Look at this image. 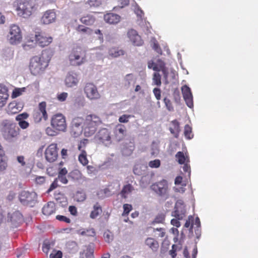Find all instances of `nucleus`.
Masks as SVG:
<instances>
[{
  "mask_svg": "<svg viewBox=\"0 0 258 258\" xmlns=\"http://www.w3.org/2000/svg\"><path fill=\"white\" fill-rule=\"evenodd\" d=\"M50 57L48 51L43 50L41 54L31 58L29 68L32 75L38 76L45 71L49 65Z\"/></svg>",
  "mask_w": 258,
  "mask_h": 258,
  "instance_id": "obj_1",
  "label": "nucleus"
},
{
  "mask_svg": "<svg viewBox=\"0 0 258 258\" xmlns=\"http://www.w3.org/2000/svg\"><path fill=\"white\" fill-rule=\"evenodd\" d=\"M0 131L4 139L8 142H12L17 139L20 133V129L16 123L8 119L1 122Z\"/></svg>",
  "mask_w": 258,
  "mask_h": 258,
  "instance_id": "obj_2",
  "label": "nucleus"
},
{
  "mask_svg": "<svg viewBox=\"0 0 258 258\" xmlns=\"http://www.w3.org/2000/svg\"><path fill=\"white\" fill-rule=\"evenodd\" d=\"M101 123V119L97 115L94 114L86 115L83 125L84 136L86 137L93 136Z\"/></svg>",
  "mask_w": 258,
  "mask_h": 258,
  "instance_id": "obj_3",
  "label": "nucleus"
},
{
  "mask_svg": "<svg viewBox=\"0 0 258 258\" xmlns=\"http://www.w3.org/2000/svg\"><path fill=\"white\" fill-rule=\"evenodd\" d=\"M27 42L34 43L41 47H44L48 46L53 41L51 36L46 35L42 31H37L34 35L31 34L27 37Z\"/></svg>",
  "mask_w": 258,
  "mask_h": 258,
  "instance_id": "obj_4",
  "label": "nucleus"
},
{
  "mask_svg": "<svg viewBox=\"0 0 258 258\" xmlns=\"http://www.w3.org/2000/svg\"><path fill=\"white\" fill-rule=\"evenodd\" d=\"M150 188L159 196L163 197L165 199L169 198L168 183L166 179H163L153 183L151 185Z\"/></svg>",
  "mask_w": 258,
  "mask_h": 258,
  "instance_id": "obj_5",
  "label": "nucleus"
},
{
  "mask_svg": "<svg viewBox=\"0 0 258 258\" xmlns=\"http://www.w3.org/2000/svg\"><path fill=\"white\" fill-rule=\"evenodd\" d=\"M35 10V5L31 1L20 3L16 9L18 16L24 18L30 17Z\"/></svg>",
  "mask_w": 258,
  "mask_h": 258,
  "instance_id": "obj_6",
  "label": "nucleus"
},
{
  "mask_svg": "<svg viewBox=\"0 0 258 258\" xmlns=\"http://www.w3.org/2000/svg\"><path fill=\"white\" fill-rule=\"evenodd\" d=\"M70 63L74 66H79L85 61V55L81 47H78L73 49L69 56Z\"/></svg>",
  "mask_w": 258,
  "mask_h": 258,
  "instance_id": "obj_7",
  "label": "nucleus"
},
{
  "mask_svg": "<svg viewBox=\"0 0 258 258\" xmlns=\"http://www.w3.org/2000/svg\"><path fill=\"white\" fill-rule=\"evenodd\" d=\"M51 125L57 132H64L67 128L66 117L60 113L54 114L51 119Z\"/></svg>",
  "mask_w": 258,
  "mask_h": 258,
  "instance_id": "obj_8",
  "label": "nucleus"
},
{
  "mask_svg": "<svg viewBox=\"0 0 258 258\" xmlns=\"http://www.w3.org/2000/svg\"><path fill=\"white\" fill-rule=\"evenodd\" d=\"M8 40L11 44H16L21 41L22 36L20 27L15 24L12 25L10 28Z\"/></svg>",
  "mask_w": 258,
  "mask_h": 258,
  "instance_id": "obj_9",
  "label": "nucleus"
},
{
  "mask_svg": "<svg viewBox=\"0 0 258 258\" xmlns=\"http://www.w3.org/2000/svg\"><path fill=\"white\" fill-rule=\"evenodd\" d=\"M84 92L86 97L91 100H98L101 97L97 87L92 83H87L85 84Z\"/></svg>",
  "mask_w": 258,
  "mask_h": 258,
  "instance_id": "obj_10",
  "label": "nucleus"
},
{
  "mask_svg": "<svg viewBox=\"0 0 258 258\" xmlns=\"http://www.w3.org/2000/svg\"><path fill=\"white\" fill-rule=\"evenodd\" d=\"M19 200L24 205L33 207L37 201V195L35 192L22 191L19 195Z\"/></svg>",
  "mask_w": 258,
  "mask_h": 258,
  "instance_id": "obj_11",
  "label": "nucleus"
},
{
  "mask_svg": "<svg viewBox=\"0 0 258 258\" xmlns=\"http://www.w3.org/2000/svg\"><path fill=\"white\" fill-rule=\"evenodd\" d=\"M46 160L52 163L55 161L58 157V148L56 143L50 144L45 149L44 153Z\"/></svg>",
  "mask_w": 258,
  "mask_h": 258,
  "instance_id": "obj_12",
  "label": "nucleus"
},
{
  "mask_svg": "<svg viewBox=\"0 0 258 258\" xmlns=\"http://www.w3.org/2000/svg\"><path fill=\"white\" fill-rule=\"evenodd\" d=\"M46 103L43 101L38 105V110L33 113V116L35 122H39L42 119L46 121L48 119V114L46 110Z\"/></svg>",
  "mask_w": 258,
  "mask_h": 258,
  "instance_id": "obj_13",
  "label": "nucleus"
},
{
  "mask_svg": "<svg viewBox=\"0 0 258 258\" xmlns=\"http://www.w3.org/2000/svg\"><path fill=\"white\" fill-rule=\"evenodd\" d=\"M23 107V102L14 100L8 104L5 109V111L8 114L12 115L21 111Z\"/></svg>",
  "mask_w": 258,
  "mask_h": 258,
  "instance_id": "obj_14",
  "label": "nucleus"
},
{
  "mask_svg": "<svg viewBox=\"0 0 258 258\" xmlns=\"http://www.w3.org/2000/svg\"><path fill=\"white\" fill-rule=\"evenodd\" d=\"M96 141L105 144L106 142L110 143L111 137L109 130L106 128L100 129L95 137Z\"/></svg>",
  "mask_w": 258,
  "mask_h": 258,
  "instance_id": "obj_15",
  "label": "nucleus"
},
{
  "mask_svg": "<svg viewBox=\"0 0 258 258\" xmlns=\"http://www.w3.org/2000/svg\"><path fill=\"white\" fill-rule=\"evenodd\" d=\"M181 91L187 106L192 108L194 106L193 97L190 88L187 85H184L181 87Z\"/></svg>",
  "mask_w": 258,
  "mask_h": 258,
  "instance_id": "obj_16",
  "label": "nucleus"
},
{
  "mask_svg": "<svg viewBox=\"0 0 258 258\" xmlns=\"http://www.w3.org/2000/svg\"><path fill=\"white\" fill-rule=\"evenodd\" d=\"M79 81L77 74L71 72L69 73L65 79V85L67 87L72 88L76 86Z\"/></svg>",
  "mask_w": 258,
  "mask_h": 258,
  "instance_id": "obj_17",
  "label": "nucleus"
},
{
  "mask_svg": "<svg viewBox=\"0 0 258 258\" xmlns=\"http://www.w3.org/2000/svg\"><path fill=\"white\" fill-rule=\"evenodd\" d=\"M127 36L134 45L141 46L143 44V41L136 30L134 29L129 30L127 32Z\"/></svg>",
  "mask_w": 258,
  "mask_h": 258,
  "instance_id": "obj_18",
  "label": "nucleus"
},
{
  "mask_svg": "<svg viewBox=\"0 0 258 258\" xmlns=\"http://www.w3.org/2000/svg\"><path fill=\"white\" fill-rule=\"evenodd\" d=\"M29 114L27 112H23L16 116L15 119L18 122V125L21 128L25 130L29 126V123L25 120L29 117Z\"/></svg>",
  "mask_w": 258,
  "mask_h": 258,
  "instance_id": "obj_19",
  "label": "nucleus"
},
{
  "mask_svg": "<svg viewBox=\"0 0 258 258\" xmlns=\"http://www.w3.org/2000/svg\"><path fill=\"white\" fill-rule=\"evenodd\" d=\"M56 14L53 10L46 11L41 18V22L44 24H49L55 21Z\"/></svg>",
  "mask_w": 258,
  "mask_h": 258,
  "instance_id": "obj_20",
  "label": "nucleus"
},
{
  "mask_svg": "<svg viewBox=\"0 0 258 258\" xmlns=\"http://www.w3.org/2000/svg\"><path fill=\"white\" fill-rule=\"evenodd\" d=\"M9 96L7 87L0 84V108H2L6 104Z\"/></svg>",
  "mask_w": 258,
  "mask_h": 258,
  "instance_id": "obj_21",
  "label": "nucleus"
},
{
  "mask_svg": "<svg viewBox=\"0 0 258 258\" xmlns=\"http://www.w3.org/2000/svg\"><path fill=\"white\" fill-rule=\"evenodd\" d=\"M104 19L106 23L110 24H115L120 21V17L116 14L107 13L104 15Z\"/></svg>",
  "mask_w": 258,
  "mask_h": 258,
  "instance_id": "obj_22",
  "label": "nucleus"
},
{
  "mask_svg": "<svg viewBox=\"0 0 258 258\" xmlns=\"http://www.w3.org/2000/svg\"><path fill=\"white\" fill-rule=\"evenodd\" d=\"M55 210V204L52 202H49L43 207L42 213L46 216H50L54 213Z\"/></svg>",
  "mask_w": 258,
  "mask_h": 258,
  "instance_id": "obj_23",
  "label": "nucleus"
},
{
  "mask_svg": "<svg viewBox=\"0 0 258 258\" xmlns=\"http://www.w3.org/2000/svg\"><path fill=\"white\" fill-rule=\"evenodd\" d=\"M171 123L172 126L170 127L169 131L175 138H178L180 132L179 122L176 119H174Z\"/></svg>",
  "mask_w": 258,
  "mask_h": 258,
  "instance_id": "obj_24",
  "label": "nucleus"
},
{
  "mask_svg": "<svg viewBox=\"0 0 258 258\" xmlns=\"http://www.w3.org/2000/svg\"><path fill=\"white\" fill-rule=\"evenodd\" d=\"M145 244L153 251L156 252L158 250L159 245L158 242L153 238L149 237L145 240Z\"/></svg>",
  "mask_w": 258,
  "mask_h": 258,
  "instance_id": "obj_25",
  "label": "nucleus"
},
{
  "mask_svg": "<svg viewBox=\"0 0 258 258\" xmlns=\"http://www.w3.org/2000/svg\"><path fill=\"white\" fill-rule=\"evenodd\" d=\"M125 51L118 47H111L108 50V54L109 56L112 58H115L123 55Z\"/></svg>",
  "mask_w": 258,
  "mask_h": 258,
  "instance_id": "obj_26",
  "label": "nucleus"
},
{
  "mask_svg": "<svg viewBox=\"0 0 258 258\" xmlns=\"http://www.w3.org/2000/svg\"><path fill=\"white\" fill-rule=\"evenodd\" d=\"M81 22L86 25H92L96 21V18L92 14H87L82 17L80 19Z\"/></svg>",
  "mask_w": 258,
  "mask_h": 258,
  "instance_id": "obj_27",
  "label": "nucleus"
},
{
  "mask_svg": "<svg viewBox=\"0 0 258 258\" xmlns=\"http://www.w3.org/2000/svg\"><path fill=\"white\" fill-rule=\"evenodd\" d=\"M134 190V188L133 186L131 184H127L124 185L121 191L120 195L122 198L126 199L127 197V195L131 194Z\"/></svg>",
  "mask_w": 258,
  "mask_h": 258,
  "instance_id": "obj_28",
  "label": "nucleus"
},
{
  "mask_svg": "<svg viewBox=\"0 0 258 258\" xmlns=\"http://www.w3.org/2000/svg\"><path fill=\"white\" fill-rule=\"evenodd\" d=\"M76 30L82 35H90L93 33V30L84 25H79L76 28Z\"/></svg>",
  "mask_w": 258,
  "mask_h": 258,
  "instance_id": "obj_29",
  "label": "nucleus"
},
{
  "mask_svg": "<svg viewBox=\"0 0 258 258\" xmlns=\"http://www.w3.org/2000/svg\"><path fill=\"white\" fill-rule=\"evenodd\" d=\"M83 131V127L82 126H78L76 125H74L71 124V128L70 133L72 136L74 137H78L79 136L82 131Z\"/></svg>",
  "mask_w": 258,
  "mask_h": 258,
  "instance_id": "obj_30",
  "label": "nucleus"
},
{
  "mask_svg": "<svg viewBox=\"0 0 258 258\" xmlns=\"http://www.w3.org/2000/svg\"><path fill=\"white\" fill-rule=\"evenodd\" d=\"M70 177L75 181H79L82 179L84 177L80 171L75 169L72 171L69 174Z\"/></svg>",
  "mask_w": 258,
  "mask_h": 258,
  "instance_id": "obj_31",
  "label": "nucleus"
},
{
  "mask_svg": "<svg viewBox=\"0 0 258 258\" xmlns=\"http://www.w3.org/2000/svg\"><path fill=\"white\" fill-rule=\"evenodd\" d=\"M78 160L83 166L88 165L89 161L87 159V153L86 151H83L82 152H80L78 156Z\"/></svg>",
  "mask_w": 258,
  "mask_h": 258,
  "instance_id": "obj_32",
  "label": "nucleus"
},
{
  "mask_svg": "<svg viewBox=\"0 0 258 258\" xmlns=\"http://www.w3.org/2000/svg\"><path fill=\"white\" fill-rule=\"evenodd\" d=\"M102 212V208L97 203L93 207V210L91 212L90 217L92 219L96 218Z\"/></svg>",
  "mask_w": 258,
  "mask_h": 258,
  "instance_id": "obj_33",
  "label": "nucleus"
},
{
  "mask_svg": "<svg viewBox=\"0 0 258 258\" xmlns=\"http://www.w3.org/2000/svg\"><path fill=\"white\" fill-rule=\"evenodd\" d=\"M22 215L18 211L14 212L10 218V221L13 223H19L22 220Z\"/></svg>",
  "mask_w": 258,
  "mask_h": 258,
  "instance_id": "obj_34",
  "label": "nucleus"
},
{
  "mask_svg": "<svg viewBox=\"0 0 258 258\" xmlns=\"http://www.w3.org/2000/svg\"><path fill=\"white\" fill-rule=\"evenodd\" d=\"M184 135L187 140L191 139L194 137V134L192 133V128L188 124H186L184 126Z\"/></svg>",
  "mask_w": 258,
  "mask_h": 258,
  "instance_id": "obj_35",
  "label": "nucleus"
},
{
  "mask_svg": "<svg viewBox=\"0 0 258 258\" xmlns=\"http://www.w3.org/2000/svg\"><path fill=\"white\" fill-rule=\"evenodd\" d=\"M185 210L181 209L180 211L178 209L176 206L175 207V210L173 212V216L178 220H181L184 216Z\"/></svg>",
  "mask_w": 258,
  "mask_h": 258,
  "instance_id": "obj_36",
  "label": "nucleus"
},
{
  "mask_svg": "<svg viewBox=\"0 0 258 258\" xmlns=\"http://www.w3.org/2000/svg\"><path fill=\"white\" fill-rule=\"evenodd\" d=\"M125 133V128L124 125L119 124L115 127V133L116 135H120L121 137H120L118 140H120L124 135Z\"/></svg>",
  "mask_w": 258,
  "mask_h": 258,
  "instance_id": "obj_37",
  "label": "nucleus"
},
{
  "mask_svg": "<svg viewBox=\"0 0 258 258\" xmlns=\"http://www.w3.org/2000/svg\"><path fill=\"white\" fill-rule=\"evenodd\" d=\"M85 104V100L83 97L79 96L74 101V105L78 107H83Z\"/></svg>",
  "mask_w": 258,
  "mask_h": 258,
  "instance_id": "obj_38",
  "label": "nucleus"
},
{
  "mask_svg": "<svg viewBox=\"0 0 258 258\" xmlns=\"http://www.w3.org/2000/svg\"><path fill=\"white\" fill-rule=\"evenodd\" d=\"M85 119L81 117H76L72 121V124L78 126H82L84 124Z\"/></svg>",
  "mask_w": 258,
  "mask_h": 258,
  "instance_id": "obj_39",
  "label": "nucleus"
},
{
  "mask_svg": "<svg viewBox=\"0 0 258 258\" xmlns=\"http://www.w3.org/2000/svg\"><path fill=\"white\" fill-rule=\"evenodd\" d=\"M175 157L179 164H183L185 163L186 158L182 152H178L175 155Z\"/></svg>",
  "mask_w": 258,
  "mask_h": 258,
  "instance_id": "obj_40",
  "label": "nucleus"
},
{
  "mask_svg": "<svg viewBox=\"0 0 258 258\" xmlns=\"http://www.w3.org/2000/svg\"><path fill=\"white\" fill-rule=\"evenodd\" d=\"M88 142V140L86 139H84L80 142L78 146V149L80 152L86 151L85 148Z\"/></svg>",
  "mask_w": 258,
  "mask_h": 258,
  "instance_id": "obj_41",
  "label": "nucleus"
},
{
  "mask_svg": "<svg viewBox=\"0 0 258 258\" xmlns=\"http://www.w3.org/2000/svg\"><path fill=\"white\" fill-rule=\"evenodd\" d=\"M75 198L77 202H83L86 198V194L83 191H77L75 196Z\"/></svg>",
  "mask_w": 258,
  "mask_h": 258,
  "instance_id": "obj_42",
  "label": "nucleus"
},
{
  "mask_svg": "<svg viewBox=\"0 0 258 258\" xmlns=\"http://www.w3.org/2000/svg\"><path fill=\"white\" fill-rule=\"evenodd\" d=\"M25 88H15L12 94V97L15 98L22 95V93L24 92Z\"/></svg>",
  "mask_w": 258,
  "mask_h": 258,
  "instance_id": "obj_43",
  "label": "nucleus"
},
{
  "mask_svg": "<svg viewBox=\"0 0 258 258\" xmlns=\"http://www.w3.org/2000/svg\"><path fill=\"white\" fill-rule=\"evenodd\" d=\"M84 254L86 258H93V252L90 248H87L82 253H81V257L84 258Z\"/></svg>",
  "mask_w": 258,
  "mask_h": 258,
  "instance_id": "obj_44",
  "label": "nucleus"
},
{
  "mask_svg": "<svg viewBox=\"0 0 258 258\" xmlns=\"http://www.w3.org/2000/svg\"><path fill=\"white\" fill-rule=\"evenodd\" d=\"M123 212L122 214V216H127L131 211L132 210L133 207L131 204H125L123 205Z\"/></svg>",
  "mask_w": 258,
  "mask_h": 258,
  "instance_id": "obj_45",
  "label": "nucleus"
},
{
  "mask_svg": "<svg viewBox=\"0 0 258 258\" xmlns=\"http://www.w3.org/2000/svg\"><path fill=\"white\" fill-rule=\"evenodd\" d=\"M165 220V215L163 213L158 214L154 219L153 223H162Z\"/></svg>",
  "mask_w": 258,
  "mask_h": 258,
  "instance_id": "obj_46",
  "label": "nucleus"
},
{
  "mask_svg": "<svg viewBox=\"0 0 258 258\" xmlns=\"http://www.w3.org/2000/svg\"><path fill=\"white\" fill-rule=\"evenodd\" d=\"M158 64L155 65L153 68V70L155 71L159 72L161 70L163 69V68H165V63L160 59L158 60Z\"/></svg>",
  "mask_w": 258,
  "mask_h": 258,
  "instance_id": "obj_47",
  "label": "nucleus"
},
{
  "mask_svg": "<svg viewBox=\"0 0 258 258\" xmlns=\"http://www.w3.org/2000/svg\"><path fill=\"white\" fill-rule=\"evenodd\" d=\"M153 80L155 85L158 86L161 85V76L158 73L154 74Z\"/></svg>",
  "mask_w": 258,
  "mask_h": 258,
  "instance_id": "obj_48",
  "label": "nucleus"
},
{
  "mask_svg": "<svg viewBox=\"0 0 258 258\" xmlns=\"http://www.w3.org/2000/svg\"><path fill=\"white\" fill-rule=\"evenodd\" d=\"M148 165L149 167L152 168H156L160 167L161 165V162L159 159H155L154 160L150 161Z\"/></svg>",
  "mask_w": 258,
  "mask_h": 258,
  "instance_id": "obj_49",
  "label": "nucleus"
},
{
  "mask_svg": "<svg viewBox=\"0 0 258 258\" xmlns=\"http://www.w3.org/2000/svg\"><path fill=\"white\" fill-rule=\"evenodd\" d=\"M87 3L90 7H97L101 4V0H88Z\"/></svg>",
  "mask_w": 258,
  "mask_h": 258,
  "instance_id": "obj_50",
  "label": "nucleus"
},
{
  "mask_svg": "<svg viewBox=\"0 0 258 258\" xmlns=\"http://www.w3.org/2000/svg\"><path fill=\"white\" fill-rule=\"evenodd\" d=\"M164 102L168 110H169V111H171L173 110L174 109H173V107L172 106V103L168 98H165L164 99Z\"/></svg>",
  "mask_w": 258,
  "mask_h": 258,
  "instance_id": "obj_51",
  "label": "nucleus"
},
{
  "mask_svg": "<svg viewBox=\"0 0 258 258\" xmlns=\"http://www.w3.org/2000/svg\"><path fill=\"white\" fill-rule=\"evenodd\" d=\"M56 219L59 221L64 222L66 223H70L71 221L70 218L62 215H57Z\"/></svg>",
  "mask_w": 258,
  "mask_h": 258,
  "instance_id": "obj_52",
  "label": "nucleus"
},
{
  "mask_svg": "<svg viewBox=\"0 0 258 258\" xmlns=\"http://www.w3.org/2000/svg\"><path fill=\"white\" fill-rule=\"evenodd\" d=\"M68 94L66 92H62L57 94V98L60 102L64 101L68 97Z\"/></svg>",
  "mask_w": 258,
  "mask_h": 258,
  "instance_id": "obj_53",
  "label": "nucleus"
},
{
  "mask_svg": "<svg viewBox=\"0 0 258 258\" xmlns=\"http://www.w3.org/2000/svg\"><path fill=\"white\" fill-rule=\"evenodd\" d=\"M46 133L50 136H54L57 135V131L50 127H48L46 128Z\"/></svg>",
  "mask_w": 258,
  "mask_h": 258,
  "instance_id": "obj_54",
  "label": "nucleus"
},
{
  "mask_svg": "<svg viewBox=\"0 0 258 258\" xmlns=\"http://www.w3.org/2000/svg\"><path fill=\"white\" fill-rule=\"evenodd\" d=\"M3 156H0V171H3L6 169L7 163L6 161L3 159Z\"/></svg>",
  "mask_w": 258,
  "mask_h": 258,
  "instance_id": "obj_55",
  "label": "nucleus"
},
{
  "mask_svg": "<svg viewBox=\"0 0 258 258\" xmlns=\"http://www.w3.org/2000/svg\"><path fill=\"white\" fill-rule=\"evenodd\" d=\"M57 179L55 178L53 182L51 184L49 188L48 189L47 192L49 193L50 191L56 188L58 186Z\"/></svg>",
  "mask_w": 258,
  "mask_h": 258,
  "instance_id": "obj_56",
  "label": "nucleus"
},
{
  "mask_svg": "<svg viewBox=\"0 0 258 258\" xmlns=\"http://www.w3.org/2000/svg\"><path fill=\"white\" fill-rule=\"evenodd\" d=\"M50 258H62V253L61 251L58 250L54 253H50Z\"/></svg>",
  "mask_w": 258,
  "mask_h": 258,
  "instance_id": "obj_57",
  "label": "nucleus"
},
{
  "mask_svg": "<svg viewBox=\"0 0 258 258\" xmlns=\"http://www.w3.org/2000/svg\"><path fill=\"white\" fill-rule=\"evenodd\" d=\"M69 211L70 214L74 216H78V211L77 208L74 206H70L69 207Z\"/></svg>",
  "mask_w": 258,
  "mask_h": 258,
  "instance_id": "obj_58",
  "label": "nucleus"
},
{
  "mask_svg": "<svg viewBox=\"0 0 258 258\" xmlns=\"http://www.w3.org/2000/svg\"><path fill=\"white\" fill-rule=\"evenodd\" d=\"M133 172L135 174L138 175H141L142 174V171L141 170V166L140 165H136L135 166Z\"/></svg>",
  "mask_w": 258,
  "mask_h": 258,
  "instance_id": "obj_59",
  "label": "nucleus"
},
{
  "mask_svg": "<svg viewBox=\"0 0 258 258\" xmlns=\"http://www.w3.org/2000/svg\"><path fill=\"white\" fill-rule=\"evenodd\" d=\"M82 235H91L92 236L95 234V231L93 229H87L86 230L82 231L80 232Z\"/></svg>",
  "mask_w": 258,
  "mask_h": 258,
  "instance_id": "obj_60",
  "label": "nucleus"
},
{
  "mask_svg": "<svg viewBox=\"0 0 258 258\" xmlns=\"http://www.w3.org/2000/svg\"><path fill=\"white\" fill-rule=\"evenodd\" d=\"M131 116L130 115H126V114L122 115L119 117V119H118L119 121L120 122H122V123L127 122L128 121V119L131 117Z\"/></svg>",
  "mask_w": 258,
  "mask_h": 258,
  "instance_id": "obj_61",
  "label": "nucleus"
},
{
  "mask_svg": "<svg viewBox=\"0 0 258 258\" xmlns=\"http://www.w3.org/2000/svg\"><path fill=\"white\" fill-rule=\"evenodd\" d=\"M153 93L157 100H159L161 99V90L159 88H154Z\"/></svg>",
  "mask_w": 258,
  "mask_h": 258,
  "instance_id": "obj_62",
  "label": "nucleus"
},
{
  "mask_svg": "<svg viewBox=\"0 0 258 258\" xmlns=\"http://www.w3.org/2000/svg\"><path fill=\"white\" fill-rule=\"evenodd\" d=\"M57 179L63 184H67L68 182L66 175L62 176L61 175H58V178Z\"/></svg>",
  "mask_w": 258,
  "mask_h": 258,
  "instance_id": "obj_63",
  "label": "nucleus"
},
{
  "mask_svg": "<svg viewBox=\"0 0 258 258\" xmlns=\"http://www.w3.org/2000/svg\"><path fill=\"white\" fill-rule=\"evenodd\" d=\"M153 48L159 54L162 53V50L159 44L157 43H154L153 44Z\"/></svg>",
  "mask_w": 258,
  "mask_h": 258,
  "instance_id": "obj_64",
  "label": "nucleus"
}]
</instances>
